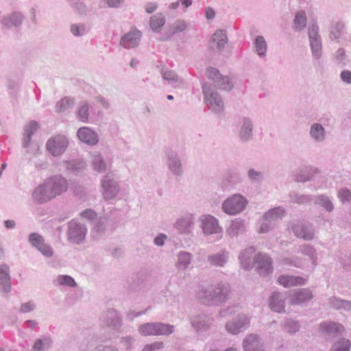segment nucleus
<instances>
[{
    "instance_id": "1",
    "label": "nucleus",
    "mask_w": 351,
    "mask_h": 351,
    "mask_svg": "<svg viewBox=\"0 0 351 351\" xmlns=\"http://www.w3.org/2000/svg\"><path fill=\"white\" fill-rule=\"evenodd\" d=\"M230 290L229 283L219 282L216 284L199 287L196 291V297L202 304L206 306H219L227 301Z\"/></svg>"
},
{
    "instance_id": "2",
    "label": "nucleus",
    "mask_w": 351,
    "mask_h": 351,
    "mask_svg": "<svg viewBox=\"0 0 351 351\" xmlns=\"http://www.w3.org/2000/svg\"><path fill=\"white\" fill-rule=\"evenodd\" d=\"M204 100L208 109L213 112L219 114L223 111L224 104L221 95L208 83L202 84Z\"/></svg>"
},
{
    "instance_id": "3",
    "label": "nucleus",
    "mask_w": 351,
    "mask_h": 351,
    "mask_svg": "<svg viewBox=\"0 0 351 351\" xmlns=\"http://www.w3.org/2000/svg\"><path fill=\"white\" fill-rule=\"evenodd\" d=\"M308 38L313 60L319 64L323 55V45L319 28L316 23L308 27Z\"/></svg>"
},
{
    "instance_id": "4",
    "label": "nucleus",
    "mask_w": 351,
    "mask_h": 351,
    "mask_svg": "<svg viewBox=\"0 0 351 351\" xmlns=\"http://www.w3.org/2000/svg\"><path fill=\"white\" fill-rule=\"evenodd\" d=\"M248 201L245 196L235 193L226 198L221 204L222 210L228 215H236L243 212Z\"/></svg>"
},
{
    "instance_id": "5",
    "label": "nucleus",
    "mask_w": 351,
    "mask_h": 351,
    "mask_svg": "<svg viewBox=\"0 0 351 351\" xmlns=\"http://www.w3.org/2000/svg\"><path fill=\"white\" fill-rule=\"evenodd\" d=\"M101 193L103 198L110 200L115 198L120 191L118 178L112 173H108L101 180Z\"/></svg>"
},
{
    "instance_id": "6",
    "label": "nucleus",
    "mask_w": 351,
    "mask_h": 351,
    "mask_svg": "<svg viewBox=\"0 0 351 351\" xmlns=\"http://www.w3.org/2000/svg\"><path fill=\"white\" fill-rule=\"evenodd\" d=\"M254 123L250 117L243 116L237 125V138L241 143H247L254 138Z\"/></svg>"
},
{
    "instance_id": "7",
    "label": "nucleus",
    "mask_w": 351,
    "mask_h": 351,
    "mask_svg": "<svg viewBox=\"0 0 351 351\" xmlns=\"http://www.w3.org/2000/svg\"><path fill=\"white\" fill-rule=\"evenodd\" d=\"M25 15L20 11H13L1 17V25L3 30H17L25 21Z\"/></svg>"
},
{
    "instance_id": "8",
    "label": "nucleus",
    "mask_w": 351,
    "mask_h": 351,
    "mask_svg": "<svg viewBox=\"0 0 351 351\" xmlns=\"http://www.w3.org/2000/svg\"><path fill=\"white\" fill-rule=\"evenodd\" d=\"M86 232V226L77 221L71 220L68 223V240L72 243L79 244L82 243L85 239Z\"/></svg>"
},
{
    "instance_id": "9",
    "label": "nucleus",
    "mask_w": 351,
    "mask_h": 351,
    "mask_svg": "<svg viewBox=\"0 0 351 351\" xmlns=\"http://www.w3.org/2000/svg\"><path fill=\"white\" fill-rule=\"evenodd\" d=\"M69 142L64 135L58 134L50 138L46 144L47 149L53 156L62 154L67 148Z\"/></svg>"
},
{
    "instance_id": "10",
    "label": "nucleus",
    "mask_w": 351,
    "mask_h": 351,
    "mask_svg": "<svg viewBox=\"0 0 351 351\" xmlns=\"http://www.w3.org/2000/svg\"><path fill=\"white\" fill-rule=\"evenodd\" d=\"M166 164L170 172L175 176L180 177L184 173L181 158L178 154L172 149L165 151Z\"/></svg>"
},
{
    "instance_id": "11",
    "label": "nucleus",
    "mask_w": 351,
    "mask_h": 351,
    "mask_svg": "<svg viewBox=\"0 0 351 351\" xmlns=\"http://www.w3.org/2000/svg\"><path fill=\"white\" fill-rule=\"evenodd\" d=\"M206 76L208 79L212 80L215 86L218 88L230 91L233 84L228 76L221 75L218 69L209 67L206 69Z\"/></svg>"
},
{
    "instance_id": "12",
    "label": "nucleus",
    "mask_w": 351,
    "mask_h": 351,
    "mask_svg": "<svg viewBox=\"0 0 351 351\" xmlns=\"http://www.w3.org/2000/svg\"><path fill=\"white\" fill-rule=\"evenodd\" d=\"M45 182L53 198L66 192L68 189L67 180L60 175L51 176L47 179Z\"/></svg>"
},
{
    "instance_id": "13",
    "label": "nucleus",
    "mask_w": 351,
    "mask_h": 351,
    "mask_svg": "<svg viewBox=\"0 0 351 351\" xmlns=\"http://www.w3.org/2000/svg\"><path fill=\"white\" fill-rule=\"evenodd\" d=\"M200 227L205 235L220 234L223 228L219 226L218 219L211 215H204L199 218Z\"/></svg>"
},
{
    "instance_id": "14",
    "label": "nucleus",
    "mask_w": 351,
    "mask_h": 351,
    "mask_svg": "<svg viewBox=\"0 0 351 351\" xmlns=\"http://www.w3.org/2000/svg\"><path fill=\"white\" fill-rule=\"evenodd\" d=\"M100 321L103 326L111 328L114 330H119L122 326L121 317L114 309H108L104 312L100 318Z\"/></svg>"
},
{
    "instance_id": "15",
    "label": "nucleus",
    "mask_w": 351,
    "mask_h": 351,
    "mask_svg": "<svg viewBox=\"0 0 351 351\" xmlns=\"http://www.w3.org/2000/svg\"><path fill=\"white\" fill-rule=\"evenodd\" d=\"M228 40L226 32L218 29L213 34L208 42V49L215 53H220L223 50Z\"/></svg>"
},
{
    "instance_id": "16",
    "label": "nucleus",
    "mask_w": 351,
    "mask_h": 351,
    "mask_svg": "<svg viewBox=\"0 0 351 351\" xmlns=\"http://www.w3.org/2000/svg\"><path fill=\"white\" fill-rule=\"evenodd\" d=\"M319 330L323 335L332 337L343 335L346 330L341 324L332 321L321 322Z\"/></svg>"
},
{
    "instance_id": "17",
    "label": "nucleus",
    "mask_w": 351,
    "mask_h": 351,
    "mask_svg": "<svg viewBox=\"0 0 351 351\" xmlns=\"http://www.w3.org/2000/svg\"><path fill=\"white\" fill-rule=\"evenodd\" d=\"M254 263L257 272L261 276H266L273 271L271 258L266 254L258 253L254 256Z\"/></svg>"
},
{
    "instance_id": "18",
    "label": "nucleus",
    "mask_w": 351,
    "mask_h": 351,
    "mask_svg": "<svg viewBox=\"0 0 351 351\" xmlns=\"http://www.w3.org/2000/svg\"><path fill=\"white\" fill-rule=\"evenodd\" d=\"M141 38V32L133 28L121 38L119 45L125 49H133L139 45Z\"/></svg>"
},
{
    "instance_id": "19",
    "label": "nucleus",
    "mask_w": 351,
    "mask_h": 351,
    "mask_svg": "<svg viewBox=\"0 0 351 351\" xmlns=\"http://www.w3.org/2000/svg\"><path fill=\"white\" fill-rule=\"evenodd\" d=\"M291 228L298 238L309 241L315 237V230L310 223L298 222L292 224Z\"/></svg>"
},
{
    "instance_id": "20",
    "label": "nucleus",
    "mask_w": 351,
    "mask_h": 351,
    "mask_svg": "<svg viewBox=\"0 0 351 351\" xmlns=\"http://www.w3.org/2000/svg\"><path fill=\"white\" fill-rule=\"evenodd\" d=\"M250 320L246 315H241L237 319L226 323V330L232 335H237L248 328Z\"/></svg>"
},
{
    "instance_id": "21",
    "label": "nucleus",
    "mask_w": 351,
    "mask_h": 351,
    "mask_svg": "<svg viewBox=\"0 0 351 351\" xmlns=\"http://www.w3.org/2000/svg\"><path fill=\"white\" fill-rule=\"evenodd\" d=\"M32 198L34 203L43 204L53 199V197L44 182L34 189Z\"/></svg>"
},
{
    "instance_id": "22",
    "label": "nucleus",
    "mask_w": 351,
    "mask_h": 351,
    "mask_svg": "<svg viewBox=\"0 0 351 351\" xmlns=\"http://www.w3.org/2000/svg\"><path fill=\"white\" fill-rule=\"evenodd\" d=\"M194 227V215L191 213H186L178 218L175 223L176 229L180 234H189Z\"/></svg>"
},
{
    "instance_id": "23",
    "label": "nucleus",
    "mask_w": 351,
    "mask_h": 351,
    "mask_svg": "<svg viewBox=\"0 0 351 351\" xmlns=\"http://www.w3.org/2000/svg\"><path fill=\"white\" fill-rule=\"evenodd\" d=\"M313 298V293L308 289H299L291 292L290 303L292 305H302Z\"/></svg>"
},
{
    "instance_id": "24",
    "label": "nucleus",
    "mask_w": 351,
    "mask_h": 351,
    "mask_svg": "<svg viewBox=\"0 0 351 351\" xmlns=\"http://www.w3.org/2000/svg\"><path fill=\"white\" fill-rule=\"evenodd\" d=\"M214 319L205 314L198 315L191 318V326L196 331H206L213 325Z\"/></svg>"
},
{
    "instance_id": "25",
    "label": "nucleus",
    "mask_w": 351,
    "mask_h": 351,
    "mask_svg": "<svg viewBox=\"0 0 351 351\" xmlns=\"http://www.w3.org/2000/svg\"><path fill=\"white\" fill-rule=\"evenodd\" d=\"M187 28V24L185 21L178 19L168 26L165 32L162 35L158 40L167 41L170 40L175 34L184 32Z\"/></svg>"
},
{
    "instance_id": "26",
    "label": "nucleus",
    "mask_w": 351,
    "mask_h": 351,
    "mask_svg": "<svg viewBox=\"0 0 351 351\" xmlns=\"http://www.w3.org/2000/svg\"><path fill=\"white\" fill-rule=\"evenodd\" d=\"M244 351H265L263 343L258 335L248 334L243 341Z\"/></svg>"
},
{
    "instance_id": "27",
    "label": "nucleus",
    "mask_w": 351,
    "mask_h": 351,
    "mask_svg": "<svg viewBox=\"0 0 351 351\" xmlns=\"http://www.w3.org/2000/svg\"><path fill=\"white\" fill-rule=\"evenodd\" d=\"M77 136L82 142L89 145H95L99 142L97 134L88 127L78 129Z\"/></svg>"
},
{
    "instance_id": "28",
    "label": "nucleus",
    "mask_w": 351,
    "mask_h": 351,
    "mask_svg": "<svg viewBox=\"0 0 351 351\" xmlns=\"http://www.w3.org/2000/svg\"><path fill=\"white\" fill-rule=\"evenodd\" d=\"M269 306L271 311L276 313L285 312V298L279 292H273L269 298Z\"/></svg>"
},
{
    "instance_id": "29",
    "label": "nucleus",
    "mask_w": 351,
    "mask_h": 351,
    "mask_svg": "<svg viewBox=\"0 0 351 351\" xmlns=\"http://www.w3.org/2000/svg\"><path fill=\"white\" fill-rule=\"evenodd\" d=\"M229 259V252L226 250H222L217 253L208 255L207 257L208 263L213 267H223L227 263Z\"/></svg>"
},
{
    "instance_id": "30",
    "label": "nucleus",
    "mask_w": 351,
    "mask_h": 351,
    "mask_svg": "<svg viewBox=\"0 0 351 351\" xmlns=\"http://www.w3.org/2000/svg\"><path fill=\"white\" fill-rule=\"evenodd\" d=\"M309 136L315 143H322L326 138V130L321 123H314L310 126Z\"/></svg>"
},
{
    "instance_id": "31",
    "label": "nucleus",
    "mask_w": 351,
    "mask_h": 351,
    "mask_svg": "<svg viewBox=\"0 0 351 351\" xmlns=\"http://www.w3.org/2000/svg\"><path fill=\"white\" fill-rule=\"evenodd\" d=\"M161 75L162 79L167 82V84L168 85L171 86L173 88H180L184 84L183 79L178 76V74L176 73L172 70L162 69Z\"/></svg>"
},
{
    "instance_id": "32",
    "label": "nucleus",
    "mask_w": 351,
    "mask_h": 351,
    "mask_svg": "<svg viewBox=\"0 0 351 351\" xmlns=\"http://www.w3.org/2000/svg\"><path fill=\"white\" fill-rule=\"evenodd\" d=\"M0 286L3 292L8 293L11 291L12 282L10 267L6 264L0 265Z\"/></svg>"
},
{
    "instance_id": "33",
    "label": "nucleus",
    "mask_w": 351,
    "mask_h": 351,
    "mask_svg": "<svg viewBox=\"0 0 351 351\" xmlns=\"http://www.w3.org/2000/svg\"><path fill=\"white\" fill-rule=\"evenodd\" d=\"M254 252L255 248L253 246L246 247L240 252L239 261L243 269L249 270L252 267V256Z\"/></svg>"
},
{
    "instance_id": "34",
    "label": "nucleus",
    "mask_w": 351,
    "mask_h": 351,
    "mask_svg": "<svg viewBox=\"0 0 351 351\" xmlns=\"http://www.w3.org/2000/svg\"><path fill=\"white\" fill-rule=\"evenodd\" d=\"M345 29L346 25L343 21H333L329 27V38L339 43V39L344 34Z\"/></svg>"
},
{
    "instance_id": "35",
    "label": "nucleus",
    "mask_w": 351,
    "mask_h": 351,
    "mask_svg": "<svg viewBox=\"0 0 351 351\" xmlns=\"http://www.w3.org/2000/svg\"><path fill=\"white\" fill-rule=\"evenodd\" d=\"M318 169L312 167H306L298 170L293 176L295 181L305 182L310 180L315 174L318 173Z\"/></svg>"
},
{
    "instance_id": "36",
    "label": "nucleus",
    "mask_w": 351,
    "mask_h": 351,
    "mask_svg": "<svg viewBox=\"0 0 351 351\" xmlns=\"http://www.w3.org/2000/svg\"><path fill=\"white\" fill-rule=\"evenodd\" d=\"M278 281L280 285L285 287L300 286L304 285L306 282V280L304 278L291 275L280 276Z\"/></svg>"
},
{
    "instance_id": "37",
    "label": "nucleus",
    "mask_w": 351,
    "mask_h": 351,
    "mask_svg": "<svg viewBox=\"0 0 351 351\" xmlns=\"http://www.w3.org/2000/svg\"><path fill=\"white\" fill-rule=\"evenodd\" d=\"M38 123L35 121H31L24 128V134L23 139V147L27 148L30 145L32 137L38 129Z\"/></svg>"
},
{
    "instance_id": "38",
    "label": "nucleus",
    "mask_w": 351,
    "mask_h": 351,
    "mask_svg": "<svg viewBox=\"0 0 351 351\" xmlns=\"http://www.w3.org/2000/svg\"><path fill=\"white\" fill-rule=\"evenodd\" d=\"M53 340L49 335H43L36 339L32 348V351H47L51 348Z\"/></svg>"
},
{
    "instance_id": "39",
    "label": "nucleus",
    "mask_w": 351,
    "mask_h": 351,
    "mask_svg": "<svg viewBox=\"0 0 351 351\" xmlns=\"http://www.w3.org/2000/svg\"><path fill=\"white\" fill-rule=\"evenodd\" d=\"M245 221L241 218H237L232 221L227 232L231 237H237L245 232Z\"/></svg>"
},
{
    "instance_id": "40",
    "label": "nucleus",
    "mask_w": 351,
    "mask_h": 351,
    "mask_svg": "<svg viewBox=\"0 0 351 351\" xmlns=\"http://www.w3.org/2000/svg\"><path fill=\"white\" fill-rule=\"evenodd\" d=\"M286 211L282 206H277L267 210L263 215L265 220L276 222L285 217Z\"/></svg>"
},
{
    "instance_id": "41",
    "label": "nucleus",
    "mask_w": 351,
    "mask_h": 351,
    "mask_svg": "<svg viewBox=\"0 0 351 351\" xmlns=\"http://www.w3.org/2000/svg\"><path fill=\"white\" fill-rule=\"evenodd\" d=\"M255 53L260 58H265L267 56V45L263 36H257L254 40Z\"/></svg>"
},
{
    "instance_id": "42",
    "label": "nucleus",
    "mask_w": 351,
    "mask_h": 351,
    "mask_svg": "<svg viewBox=\"0 0 351 351\" xmlns=\"http://www.w3.org/2000/svg\"><path fill=\"white\" fill-rule=\"evenodd\" d=\"M76 117L82 123H88L89 119V106L86 101L78 103L75 110Z\"/></svg>"
},
{
    "instance_id": "43",
    "label": "nucleus",
    "mask_w": 351,
    "mask_h": 351,
    "mask_svg": "<svg viewBox=\"0 0 351 351\" xmlns=\"http://www.w3.org/2000/svg\"><path fill=\"white\" fill-rule=\"evenodd\" d=\"M166 19L163 14L157 13L149 19V26L154 32H160L161 28L165 25Z\"/></svg>"
},
{
    "instance_id": "44",
    "label": "nucleus",
    "mask_w": 351,
    "mask_h": 351,
    "mask_svg": "<svg viewBox=\"0 0 351 351\" xmlns=\"http://www.w3.org/2000/svg\"><path fill=\"white\" fill-rule=\"evenodd\" d=\"M193 259V255L185 251L180 252L178 254L176 267L179 269L185 270L189 268Z\"/></svg>"
},
{
    "instance_id": "45",
    "label": "nucleus",
    "mask_w": 351,
    "mask_h": 351,
    "mask_svg": "<svg viewBox=\"0 0 351 351\" xmlns=\"http://www.w3.org/2000/svg\"><path fill=\"white\" fill-rule=\"evenodd\" d=\"M306 14L303 10L296 12L293 20V28L296 32H301L306 27Z\"/></svg>"
},
{
    "instance_id": "46",
    "label": "nucleus",
    "mask_w": 351,
    "mask_h": 351,
    "mask_svg": "<svg viewBox=\"0 0 351 351\" xmlns=\"http://www.w3.org/2000/svg\"><path fill=\"white\" fill-rule=\"evenodd\" d=\"M289 202L303 205L311 202L313 199L311 196L304 194H299L295 191L288 194Z\"/></svg>"
},
{
    "instance_id": "47",
    "label": "nucleus",
    "mask_w": 351,
    "mask_h": 351,
    "mask_svg": "<svg viewBox=\"0 0 351 351\" xmlns=\"http://www.w3.org/2000/svg\"><path fill=\"white\" fill-rule=\"evenodd\" d=\"M93 169L97 173H103L107 169V164L100 154H93L91 157Z\"/></svg>"
},
{
    "instance_id": "48",
    "label": "nucleus",
    "mask_w": 351,
    "mask_h": 351,
    "mask_svg": "<svg viewBox=\"0 0 351 351\" xmlns=\"http://www.w3.org/2000/svg\"><path fill=\"white\" fill-rule=\"evenodd\" d=\"M298 251L304 255L308 256L313 267L317 265V253L315 249L310 244H304L299 247Z\"/></svg>"
},
{
    "instance_id": "49",
    "label": "nucleus",
    "mask_w": 351,
    "mask_h": 351,
    "mask_svg": "<svg viewBox=\"0 0 351 351\" xmlns=\"http://www.w3.org/2000/svg\"><path fill=\"white\" fill-rule=\"evenodd\" d=\"M138 332L143 337L156 336V322H147L139 325Z\"/></svg>"
},
{
    "instance_id": "50",
    "label": "nucleus",
    "mask_w": 351,
    "mask_h": 351,
    "mask_svg": "<svg viewBox=\"0 0 351 351\" xmlns=\"http://www.w3.org/2000/svg\"><path fill=\"white\" fill-rule=\"evenodd\" d=\"M70 32L75 37H82L89 32V28L83 23H72L70 25Z\"/></svg>"
},
{
    "instance_id": "51",
    "label": "nucleus",
    "mask_w": 351,
    "mask_h": 351,
    "mask_svg": "<svg viewBox=\"0 0 351 351\" xmlns=\"http://www.w3.org/2000/svg\"><path fill=\"white\" fill-rule=\"evenodd\" d=\"M75 104V99L71 97H65L58 101L55 106V110L56 112H63L69 108L73 107Z\"/></svg>"
},
{
    "instance_id": "52",
    "label": "nucleus",
    "mask_w": 351,
    "mask_h": 351,
    "mask_svg": "<svg viewBox=\"0 0 351 351\" xmlns=\"http://www.w3.org/2000/svg\"><path fill=\"white\" fill-rule=\"evenodd\" d=\"M175 331V326L170 324L156 322V336H169Z\"/></svg>"
},
{
    "instance_id": "53",
    "label": "nucleus",
    "mask_w": 351,
    "mask_h": 351,
    "mask_svg": "<svg viewBox=\"0 0 351 351\" xmlns=\"http://www.w3.org/2000/svg\"><path fill=\"white\" fill-rule=\"evenodd\" d=\"M300 324L298 321L292 319H286L282 324V330L291 335L299 331Z\"/></svg>"
},
{
    "instance_id": "54",
    "label": "nucleus",
    "mask_w": 351,
    "mask_h": 351,
    "mask_svg": "<svg viewBox=\"0 0 351 351\" xmlns=\"http://www.w3.org/2000/svg\"><path fill=\"white\" fill-rule=\"evenodd\" d=\"M351 342L345 338H340L334 342L331 346L330 351H350Z\"/></svg>"
},
{
    "instance_id": "55",
    "label": "nucleus",
    "mask_w": 351,
    "mask_h": 351,
    "mask_svg": "<svg viewBox=\"0 0 351 351\" xmlns=\"http://www.w3.org/2000/svg\"><path fill=\"white\" fill-rule=\"evenodd\" d=\"M315 204H320L323 206L328 212H331L334 209V206L328 197L320 195L315 197L313 199Z\"/></svg>"
},
{
    "instance_id": "56",
    "label": "nucleus",
    "mask_w": 351,
    "mask_h": 351,
    "mask_svg": "<svg viewBox=\"0 0 351 351\" xmlns=\"http://www.w3.org/2000/svg\"><path fill=\"white\" fill-rule=\"evenodd\" d=\"M65 168L73 173L80 172L85 168V162L79 160H70L65 162Z\"/></svg>"
},
{
    "instance_id": "57",
    "label": "nucleus",
    "mask_w": 351,
    "mask_h": 351,
    "mask_svg": "<svg viewBox=\"0 0 351 351\" xmlns=\"http://www.w3.org/2000/svg\"><path fill=\"white\" fill-rule=\"evenodd\" d=\"M249 180L254 184H260L264 180V174L260 171L251 168L247 172Z\"/></svg>"
},
{
    "instance_id": "58",
    "label": "nucleus",
    "mask_w": 351,
    "mask_h": 351,
    "mask_svg": "<svg viewBox=\"0 0 351 351\" xmlns=\"http://www.w3.org/2000/svg\"><path fill=\"white\" fill-rule=\"evenodd\" d=\"M56 281L60 286H66L69 287H77V283L74 278L68 275H59L57 277Z\"/></svg>"
},
{
    "instance_id": "59",
    "label": "nucleus",
    "mask_w": 351,
    "mask_h": 351,
    "mask_svg": "<svg viewBox=\"0 0 351 351\" xmlns=\"http://www.w3.org/2000/svg\"><path fill=\"white\" fill-rule=\"evenodd\" d=\"M70 5L79 14H86L87 12V7L81 0H68Z\"/></svg>"
},
{
    "instance_id": "60",
    "label": "nucleus",
    "mask_w": 351,
    "mask_h": 351,
    "mask_svg": "<svg viewBox=\"0 0 351 351\" xmlns=\"http://www.w3.org/2000/svg\"><path fill=\"white\" fill-rule=\"evenodd\" d=\"M334 60L337 64L344 66L347 64L348 60L346 51L343 48H339L334 54Z\"/></svg>"
},
{
    "instance_id": "61",
    "label": "nucleus",
    "mask_w": 351,
    "mask_h": 351,
    "mask_svg": "<svg viewBox=\"0 0 351 351\" xmlns=\"http://www.w3.org/2000/svg\"><path fill=\"white\" fill-rule=\"evenodd\" d=\"M29 242L33 247L38 249L43 243H45V239L40 234L33 232L29 236Z\"/></svg>"
},
{
    "instance_id": "62",
    "label": "nucleus",
    "mask_w": 351,
    "mask_h": 351,
    "mask_svg": "<svg viewBox=\"0 0 351 351\" xmlns=\"http://www.w3.org/2000/svg\"><path fill=\"white\" fill-rule=\"evenodd\" d=\"M338 197L343 203L351 204V191L347 188H342L338 191Z\"/></svg>"
},
{
    "instance_id": "63",
    "label": "nucleus",
    "mask_w": 351,
    "mask_h": 351,
    "mask_svg": "<svg viewBox=\"0 0 351 351\" xmlns=\"http://www.w3.org/2000/svg\"><path fill=\"white\" fill-rule=\"evenodd\" d=\"M282 263L286 265L294 266L295 267H300L302 265L301 258L297 256L293 257H284L282 259Z\"/></svg>"
},
{
    "instance_id": "64",
    "label": "nucleus",
    "mask_w": 351,
    "mask_h": 351,
    "mask_svg": "<svg viewBox=\"0 0 351 351\" xmlns=\"http://www.w3.org/2000/svg\"><path fill=\"white\" fill-rule=\"evenodd\" d=\"M164 348V343L162 341H156L151 344L145 345L141 351H159Z\"/></svg>"
}]
</instances>
